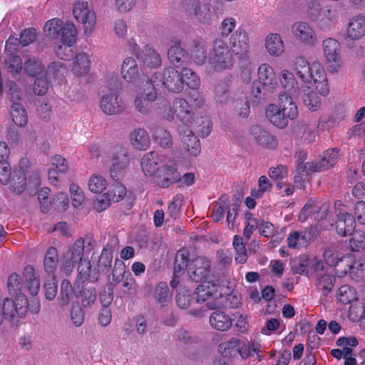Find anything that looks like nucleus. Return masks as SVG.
Listing matches in <instances>:
<instances>
[{
    "label": "nucleus",
    "instance_id": "nucleus-9",
    "mask_svg": "<svg viewBox=\"0 0 365 365\" xmlns=\"http://www.w3.org/2000/svg\"><path fill=\"white\" fill-rule=\"evenodd\" d=\"M211 268L210 260L204 256H198L190 260L188 275L192 282H203L210 281Z\"/></svg>",
    "mask_w": 365,
    "mask_h": 365
},
{
    "label": "nucleus",
    "instance_id": "nucleus-16",
    "mask_svg": "<svg viewBox=\"0 0 365 365\" xmlns=\"http://www.w3.org/2000/svg\"><path fill=\"white\" fill-rule=\"evenodd\" d=\"M178 133L185 149L190 155L197 156L201 152L200 140L194 133L185 126L178 127Z\"/></svg>",
    "mask_w": 365,
    "mask_h": 365
},
{
    "label": "nucleus",
    "instance_id": "nucleus-21",
    "mask_svg": "<svg viewBox=\"0 0 365 365\" xmlns=\"http://www.w3.org/2000/svg\"><path fill=\"white\" fill-rule=\"evenodd\" d=\"M355 226L356 222L352 214L348 212H339L337 214L336 230L339 235L344 237L351 235L354 231Z\"/></svg>",
    "mask_w": 365,
    "mask_h": 365
},
{
    "label": "nucleus",
    "instance_id": "nucleus-5",
    "mask_svg": "<svg viewBox=\"0 0 365 365\" xmlns=\"http://www.w3.org/2000/svg\"><path fill=\"white\" fill-rule=\"evenodd\" d=\"M92 250L91 242L80 237L75 241L63 255L62 270L67 275H70L76 264L83 262L84 256L88 255Z\"/></svg>",
    "mask_w": 365,
    "mask_h": 365
},
{
    "label": "nucleus",
    "instance_id": "nucleus-46",
    "mask_svg": "<svg viewBox=\"0 0 365 365\" xmlns=\"http://www.w3.org/2000/svg\"><path fill=\"white\" fill-rule=\"evenodd\" d=\"M232 246L236 252L235 260L241 264L245 263L248 256L243 238L239 235H235Z\"/></svg>",
    "mask_w": 365,
    "mask_h": 365
},
{
    "label": "nucleus",
    "instance_id": "nucleus-60",
    "mask_svg": "<svg viewBox=\"0 0 365 365\" xmlns=\"http://www.w3.org/2000/svg\"><path fill=\"white\" fill-rule=\"evenodd\" d=\"M195 123L197 124L195 130L202 138H205L210 135L212 125L209 118L200 117L197 119Z\"/></svg>",
    "mask_w": 365,
    "mask_h": 365
},
{
    "label": "nucleus",
    "instance_id": "nucleus-53",
    "mask_svg": "<svg viewBox=\"0 0 365 365\" xmlns=\"http://www.w3.org/2000/svg\"><path fill=\"white\" fill-rule=\"evenodd\" d=\"M291 269L294 274L300 275L309 274V258L307 255H302L292 262Z\"/></svg>",
    "mask_w": 365,
    "mask_h": 365
},
{
    "label": "nucleus",
    "instance_id": "nucleus-47",
    "mask_svg": "<svg viewBox=\"0 0 365 365\" xmlns=\"http://www.w3.org/2000/svg\"><path fill=\"white\" fill-rule=\"evenodd\" d=\"M324 53L329 66L336 71L341 66L340 47H325Z\"/></svg>",
    "mask_w": 365,
    "mask_h": 365
},
{
    "label": "nucleus",
    "instance_id": "nucleus-29",
    "mask_svg": "<svg viewBox=\"0 0 365 365\" xmlns=\"http://www.w3.org/2000/svg\"><path fill=\"white\" fill-rule=\"evenodd\" d=\"M126 193L125 187L118 181H115L108 192H106V197L110 198L113 202H118L126 197L128 208L130 209L133 207V198L131 196H126Z\"/></svg>",
    "mask_w": 365,
    "mask_h": 365
},
{
    "label": "nucleus",
    "instance_id": "nucleus-38",
    "mask_svg": "<svg viewBox=\"0 0 365 365\" xmlns=\"http://www.w3.org/2000/svg\"><path fill=\"white\" fill-rule=\"evenodd\" d=\"M12 121L19 127H24L28 123V115L26 109L20 103H13L10 108Z\"/></svg>",
    "mask_w": 365,
    "mask_h": 365
},
{
    "label": "nucleus",
    "instance_id": "nucleus-10",
    "mask_svg": "<svg viewBox=\"0 0 365 365\" xmlns=\"http://www.w3.org/2000/svg\"><path fill=\"white\" fill-rule=\"evenodd\" d=\"M318 235L319 231L314 225L307 227L302 231H292L287 236V246L291 249H300L316 240Z\"/></svg>",
    "mask_w": 365,
    "mask_h": 365
},
{
    "label": "nucleus",
    "instance_id": "nucleus-23",
    "mask_svg": "<svg viewBox=\"0 0 365 365\" xmlns=\"http://www.w3.org/2000/svg\"><path fill=\"white\" fill-rule=\"evenodd\" d=\"M78 272V274L74 286L80 284V283L83 284L86 282H96L98 279V272L96 269H92L90 261L85 259L83 262L79 263Z\"/></svg>",
    "mask_w": 365,
    "mask_h": 365
},
{
    "label": "nucleus",
    "instance_id": "nucleus-59",
    "mask_svg": "<svg viewBox=\"0 0 365 365\" xmlns=\"http://www.w3.org/2000/svg\"><path fill=\"white\" fill-rule=\"evenodd\" d=\"M352 257L342 255L341 259L334 266L335 273L339 277L349 274V267L351 266Z\"/></svg>",
    "mask_w": 365,
    "mask_h": 365
},
{
    "label": "nucleus",
    "instance_id": "nucleus-4",
    "mask_svg": "<svg viewBox=\"0 0 365 365\" xmlns=\"http://www.w3.org/2000/svg\"><path fill=\"white\" fill-rule=\"evenodd\" d=\"M277 86L274 69L267 63H263L258 68V81L252 86V93L259 99L265 98L269 94L275 91Z\"/></svg>",
    "mask_w": 365,
    "mask_h": 365
},
{
    "label": "nucleus",
    "instance_id": "nucleus-31",
    "mask_svg": "<svg viewBox=\"0 0 365 365\" xmlns=\"http://www.w3.org/2000/svg\"><path fill=\"white\" fill-rule=\"evenodd\" d=\"M23 277L26 289L32 296H36L40 289V281L35 274L34 269L31 265H26L24 269Z\"/></svg>",
    "mask_w": 365,
    "mask_h": 365
},
{
    "label": "nucleus",
    "instance_id": "nucleus-55",
    "mask_svg": "<svg viewBox=\"0 0 365 365\" xmlns=\"http://www.w3.org/2000/svg\"><path fill=\"white\" fill-rule=\"evenodd\" d=\"M227 200V197L222 196L214 205L212 217L215 222H218L223 218L225 211L228 207Z\"/></svg>",
    "mask_w": 365,
    "mask_h": 365
},
{
    "label": "nucleus",
    "instance_id": "nucleus-24",
    "mask_svg": "<svg viewBox=\"0 0 365 365\" xmlns=\"http://www.w3.org/2000/svg\"><path fill=\"white\" fill-rule=\"evenodd\" d=\"M211 327L218 331H227L233 324L230 316L221 310H215L210 316Z\"/></svg>",
    "mask_w": 365,
    "mask_h": 365
},
{
    "label": "nucleus",
    "instance_id": "nucleus-8",
    "mask_svg": "<svg viewBox=\"0 0 365 365\" xmlns=\"http://www.w3.org/2000/svg\"><path fill=\"white\" fill-rule=\"evenodd\" d=\"M11 185L15 192L19 194L24 192L27 185L38 186L40 185L39 174L36 171L31 172L23 170L22 167L14 170L10 178Z\"/></svg>",
    "mask_w": 365,
    "mask_h": 365
},
{
    "label": "nucleus",
    "instance_id": "nucleus-34",
    "mask_svg": "<svg viewBox=\"0 0 365 365\" xmlns=\"http://www.w3.org/2000/svg\"><path fill=\"white\" fill-rule=\"evenodd\" d=\"M335 282L336 277L326 271L324 274H318L316 277V287L324 296L327 297L332 291Z\"/></svg>",
    "mask_w": 365,
    "mask_h": 365
},
{
    "label": "nucleus",
    "instance_id": "nucleus-44",
    "mask_svg": "<svg viewBox=\"0 0 365 365\" xmlns=\"http://www.w3.org/2000/svg\"><path fill=\"white\" fill-rule=\"evenodd\" d=\"M151 132L154 139L163 148H169L173 145L171 135L163 127L155 126L151 130Z\"/></svg>",
    "mask_w": 365,
    "mask_h": 365
},
{
    "label": "nucleus",
    "instance_id": "nucleus-37",
    "mask_svg": "<svg viewBox=\"0 0 365 365\" xmlns=\"http://www.w3.org/2000/svg\"><path fill=\"white\" fill-rule=\"evenodd\" d=\"M189 253L187 250L182 249L178 251L174 261L173 272L177 277H181L188 269L190 260L188 259Z\"/></svg>",
    "mask_w": 365,
    "mask_h": 365
},
{
    "label": "nucleus",
    "instance_id": "nucleus-41",
    "mask_svg": "<svg viewBox=\"0 0 365 365\" xmlns=\"http://www.w3.org/2000/svg\"><path fill=\"white\" fill-rule=\"evenodd\" d=\"M168 57L175 66H180L189 59L188 52L183 47H170L168 51Z\"/></svg>",
    "mask_w": 365,
    "mask_h": 365
},
{
    "label": "nucleus",
    "instance_id": "nucleus-15",
    "mask_svg": "<svg viewBox=\"0 0 365 365\" xmlns=\"http://www.w3.org/2000/svg\"><path fill=\"white\" fill-rule=\"evenodd\" d=\"M134 53L145 67L155 68L161 65L160 56L153 47H135Z\"/></svg>",
    "mask_w": 365,
    "mask_h": 365
},
{
    "label": "nucleus",
    "instance_id": "nucleus-3",
    "mask_svg": "<svg viewBox=\"0 0 365 365\" xmlns=\"http://www.w3.org/2000/svg\"><path fill=\"white\" fill-rule=\"evenodd\" d=\"M304 11L307 17L321 27L329 26L336 18V9L332 6L323 5L322 0H306Z\"/></svg>",
    "mask_w": 365,
    "mask_h": 365
},
{
    "label": "nucleus",
    "instance_id": "nucleus-54",
    "mask_svg": "<svg viewBox=\"0 0 365 365\" xmlns=\"http://www.w3.org/2000/svg\"><path fill=\"white\" fill-rule=\"evenodd\" d=\"M44 69V66L38 59L33 57L29 58L24 63L25 72L31 76H35L41 73Z\"/></svg>",
    "mask_w": 365,
    "mask_h": 365
},
{
    "label": "nucleus",
    "instance_id": "nucleus-58",
    "mask_svg": "<svg viewBox=\"0 0 365 365\" xmlns=\"http://www.w3.org/2000/svg\"><path fill=\"white\" fill-rule=\"evenodd\" d=\"M22 287L21 277L19 274L13 273L9 277L7 287L11 295L21 294Z\"/></svg>",
    "mask_w": 365,
    "mask_h": 365
},
{
    "label": "nucleus",
    "instance_id": "nucleus-12",
    "mask_svg": "<svg viewBox=\"0 0 365 365\" xmlns=\"http://www.w3.org/2000/svg\"><path fill=\"white\" fill-rule=\"evenodd\" d=\"M155 78H160L163 86L169 91L180 93L183 90L180 73L173 68H167L162 73H155Z\"/></svg>",
    "mask_w": 365,
    "mask_h": 365
},
{
    "label": "nucleus",
    "instance_id": "nucleus-25",
    "mask_svg": "<svg viewBox=\"0 0 365 365\" xmlns=\"http://www.w3.org/2000/svg\"><path fill=\"white\" fill-rule=\"evenodd\" d=\"M347 36L351 40H358L365 36V15L359 14L350 20Z\"/></svg>",
    "mask_w": 365,
    "mask_h": 365
},
{
    "label": "nucleus",
    "instance_id": "nucleus-57",
    "mask_svg": "<svg viewBox=\"0 0 365 365\" xmlns=\"http://www.w3.org/2000/svg\"><path fill=\"white\" fill-rule=\"evenodd\" d=\"M123 293L128 297H135L138 291V285L135 282V280L132 277L131 274L128 273L123 280Z\"/></svg>",
    "mask_w": 365,
    "mask_h": 365
},
{
    "label": "nucleus",
    "instance_id": "nucleus-39",
    "mask_svg": "<svg viewBox=\"0 0 365 365\" xmlns=\"http://www.w3.org/2000/svg\"><path fill=\"white\" fill-rule=\"evenodd\" d=\"M77 29L71 22H66L63 25L60 32L61 41L65 46H73L76 41Z\"/></svg>",
    "mask_w": 365,
    "mask_h": 365
},
{
    "label": "nucleus",
    "instance_id": "nucleus-49",
    "mask_svg": "<svg viewBox=\"0 0 365 365\" xmlns=\"http://www.w3.org/2000/svg\"><path fill=\"white\" fill-rule=\"evenodd\" d=\"M183 85L186 84L191 89H197L200 86V80L198 76L191 69L183 68L180 72Z\"/></svg>",
    "mask_w": 365,
    "mask_h": 365
},
{
    "label": "nucleus",
    "instance_id": "nucleus-30",
    "mask_svg": "<svg viewBox=\"0 0 365 365\" xmlns=\"http://www.w3.org/2000/svg\"><path fill=\"white\" fill-rule=\"evenodd\" d=\"M123 78L128 83L135 82L139 77V69L135 59L131 57L126 58L121 66Z\"/></svg>",
    "mask_w": 365,
    "mask_h": 365
},
{
    "label": "nucleus",
    "instance_id": "nucleus-51",
    "mask_svg": "<svg viewBox=\"0 0 365 365\" xmlns=\"http://www.w3.org/2000/svg\"><path fill=\"white\" fill-rule=\"evenodd\" d=\"M336 297L344 304H349L356 299L354 289L348 284H344L339 288Z\"/></svg>",
    "mask_w": 365,
    "mask_h": 365
},
{
    "label": "nucleus",
    "instance_id": "nucleus-35",
    "mask_svg": "<svg viewBox=\"0 0 365 365\" xmlns=\"http://www.w3.org/2000/svg\"><path fill=\"white\" fill-rule=\"evenodd\" d=\"M113 249L112 246L108 243L103 249L101 256L98 262V272L108 274L110 271L113 260Z\"/></svg>",
    "mask_w": 365,
    "mask_h": 365
},
{
    "label": "nucleus",
    "instance_id": "nucleus-45",
    "mask_svg": "<svg viewBox=\"0 0 365 365\" xmlns=\"http://www.w3.org/2000/svg\"><path fill=\"white\" fill-rule=\"evenodd\" d=\"M304 90L302 95V98L304 106L312 112L317 110L321 107L320 98L313 91Z\"/></svg>",
    "mask_w": 365,
    "mask_h": 365
},
{
    "label": "nucleus",
    "instance_id": "nucleus-50",
    "mask_svg": "<svg viewBox=\"0 0 365 365\" xmlns=\"http://www.w3.org/2000/svg\"><path fill=\"white\" fill-rule=\"evenodd\" d=\"M75 294V287L73 288L67 279H63L61 283V291L59 297V303L61 306L68 304L72 298L73 294Z\"/></svg>",
    "mask_w": 365,
    "mask_h": 365
},
{
    "label": "nucleus",
    "instance_id": "nucleus-63",
    "mask_svg": "<svg viewBox=\"0 0 365 365\" xmlns=\"http://www.w3.org/2000/svg\"><path fill=\"white\" fill-rule=\"evenodd\" d=\"M125 266L124 262L116 259L114 262V265L112 269V280L115 283H118L124 279L125 274Z\"/></svg>",
    "mask_w": 365,
    "mask_h": 365
},
{
    "label": "nucleus",
    "instance_id": "nucleus-40",
    "mask_svg": "<svg viewBox=\"0 0 365 365\" xmlns=\"http://www.w3.org/2000/svg\"><path fill=\"white\" fill-rule=\"evenodd\" d=\"M58 252L56 247H50L44 256L43 268L46 273L53 274L58 262Z\"/></svg>",
    "mask_w": 365,
    "mask_h": 365
},
{
    "label": "nucleus",
    "instance_id": "nucleus-64",
    "mask_svg": "<svg viewBox=\"0 0 365 365\" xmlns=\"http://www.w3.org/2000/svg\"><path fill=\"white\" fill-rule=\"evenodd\" d=\"M352 215L356 223L365 225V202L364 200H359L354 204Z\"/></svg>",
    "mask_w": 365,
    "mask_h": 365
},
{
    "label": "nucleus",
    "instance_id": "nucleus-6",
    "mask_svg": "<svg viewBox=\"0 0 365 365\" xmlns=\"http://www.w3.org/2000/svg\"><path fill=\"white\" fill-rule=\"evenodd\" d=\"M107 158L112 162L110 175L115 181H119L125 174V170L130 163L128 149L120 145L112 147L107 153Z\"/></svg>",
    "mask_w": 365,
    "mask_h": 365
},
{
    "label": "nucleus",
    "instance_id": "nucleus-62",
    "mask_svg": "<svg viewBox=\"0 0 365 365\" xmlns=\"http://www.w3.org/2000/svg\"><path fill=\"white\" fill-rule=\"evenodd\" d=\"M207 47H192L190 50L191 58L198 65H202L208 62Z\"/></svg>",
    "mask_w": 365,
    "mask_h": 365
},
{
    "label": "nucleus",
    "instance_id": "nucleus-19",
    "mask_svg": "<svg viewBox=\"0 0 365 365\" xmlns=\"http://www.w3.org/2000/svg\"><path fill=\"white\" fill-rule=\"evenodd\" d=\"M250 134L259 145L264 148L274 149L277 146V140L274 136L259 125L250 128Z\"/></svg>",
    "mask_w": 365,
    "mask_h": 365
},
{
    "label": "nucleus",
    "instance_id": "nucleus-7",
    "mask_svg": "<svg viewBox=\"0 0 365 365\" xmlns=\"http://www.w3.org/2000/svg\"><path fill=\"white\" fill-rule=\"evenodd\" d=\"M163 115L168 120H172L176 117L185 127L192 125L194 123L192 108L182 98H175L172 106L165 108Z\"/></svg>",
    "mask_w": 365,
    "mask_h": 365
},
{
    "label": "nucleus",
    "instance_id": "nucleus-27",
    "mask_svg": "<svg viewBox=\"0 0 365 365\" xmlns=\"http://www.w3.org/2000/svg\"><path fill=\"white\" fill-rule=\"evenodd\" d=\"M267 118L275 126L279 128H284L289 122V118H287L285 113L280 107L270 104L267 106L265 112Z\"/></svg>",
    "mask_w": 365,
    "mask_h": 365
},
{
    "label": "nucleus",
    "instance_id": "nucleus-33",
    "mask_svg": "<svg viewBox=\"0 0 365 365\" xmlns=\"http://www.w3.org/2000/svg\"><path fill=\"white\" fill-rule=\"evenodd\" d=\"M231 76H226L218 81L215 86V99L220 104L226 103L230 96Z\"/></svg>",
    "mask_w": 365,
    "mask_h": 365
},
{
    "label": "nucleus",
    "instance_id": "nucleus-14",
    "mask_svg": "<svg viewBox=\"0 0 365 365\" xmlns=\"http://www.w3.org/2000/svg\"><path fill=\"white\" fill-rule=\"evenodd\" d=\"M339 160V150L329 149L323 153L319 159L311 162L309 169L312 172H321L332 168Z\"/></svg>",
    "mask_w": 365,
    "mask_h": 365
},
{
    "label": "nucleus",
    "instance_id": "nucleus-2",
    "mask_svg": "<svg viewBox=\"0 0 365 365\" xmlns=\"http://www.w3.org/2000/svg\"><path fill=\"white\" fill-rule=\"evenodd\" d=\"M233 53L245 61L249 51L247 47H212L209 49L208 64L215 71L229 70L233 66Z\"/></svg>",
    "mask_w": 365,
    "mask_h": 365
},
{
    "label": "nucleus",
    "instance_id": "nucleus-11",
    "mask_svg": "<svg viewBox=\"0 0 365 365\" xmlns=\"http://www.w3.org/2000/svg\"><path fill=\"white\" fill-rule=\"evenodd\" d=\"M73 13L76 19L83 25L85 32H91L96 23V16L93 10L88 9V2H76L73 6Z\"/></svg>",
    "mask_w": 365,
    "mask_h": 365
},
{
    "label": "nucleus",
    "instance_id": "nucleus-43",
    "mask_svg": "<svg viewBox=\"0 0 365 365\" xmlns=\"http://www.w3.org/2000/svg\"><path fill=\"white\" fill-rule=\"evenodd\" d=\"M73 71L77 76H85L90 70V61L84 53H80L75 56Z\"/></svg>",
    "mask_w": 365,
    "mask_h": 365
},
{
    "label": "nucleus",
    "instance_id": "nucleus-56",
    "mask_svg": "<svg viewBox=\"0 0 365 365\" xmlns=\"http://www.w3.org/2000/svg\"><path fill=\"white\" fill-rule=\"evenodd\" d=\"M107 186L106 180L100 175H93L88 181V188L94 193L102 192Z\"/></svg>",
    "mask_w": 365,
    "mask_h": 365
},
{
    "label": "nucleus",
    "instance_id": "nucleus-13",
    "mask_svg": "<svg viewBox=\"0 0 365 365\" xmlns=\"http://www.w3.org/2000/svg\"><path fill=\"white\" fill-rule=\"evenodd\" d=\"M294 37L301 43L314 45L317 43L316 33L311 25L306 21H297L292 26Z\"/></svg>",
    "mask_w": 365,
    "mask_h": 365
},
{
    "label": "nucleus",
    "instance_id": "nucleus-52",
    "mask_svg": "<svg viewBox=\"0 0 365 365\" xmlns=\"http://www.w3.org/2000/svg\"><path fill=\"white\" fill-rule=\"evenodd\" d=\"M341 257L337 247L334 245L326 247L323 252L324 260L330 267H334L341 259Z\"/></svg>",
    "mask_w": 365,
    "mask_h": 365
},
{
    "label": "nucleus",
    "instance_id": "nucleus-61",
    "mask_svg": "<svg viewBox=\"0 0 365 365\" xmlns=\"http://www.w3.org/2000/svg\"><path fill=\"white\" fill-rule=\"evenodd\" d=\"M36 37L37 34L34 28L24 29L19 35V43L21 46H29L36 41Z\"/></svg>",
    "mask_w": 365,
    "mask_h": 365
},
{
    "label": "nucleus",
    "instance_id": "nucleus-18",
    "mask_svg": "<svg viewBox=\"0 0 365 365\" xmlns=\"http://www.w3.org/2000/svg\"><path fill=\"white\" fill-rule=\"evenodd\" d=\"M294 71L298 78L304 83H310L314 76L313 63L310 64L304 57H296L294 62Z\"/></svg>",
    "mask_w": 365,
    "mask_h": 365
},
{
    "label": "nucleus",
    "instance_id": "nucleus-22",
    "mask_svg": "<svg viewBox=\"0 0 365 365\" xmlns=\"http://www.w3.org/2000/svg\"><path fill=\"white\" fill-rule=\"evenodd\" d=\"M280 83L284 91L279 94H285L290 97H298L300 94L299 85L292 73L288 70H283L281 73Z\"/></svg>",
    "mask_w": 365,
    "mask_h": 365
},
{
    "label": "nucleus",
    "instance_id": "nucleus-48",
    "mask_svg": "<svg viewBox=\"0 0 365 365\" xmlns=\"http://www.w3.org/2000/svg\"><path fill=\"white\" fill-rule=\"evenodd\" d=\"M215 289V285L211 281L203 282L196 289V300L199 302L208 300Z\"/></svg>",
    "mask_w": 365,
    "mask_h": 365
},
{
    "label": "nucleus",
    "instance_id": "nucleus-1",
    "mask_svg": "<svg viewBox=\"0 0 365 365\" xmlns=\"http://www.w3.org/2000/svg\"><path fill=\"white\" fill-rule=\"evenodd\" d=\"M141 169L146 176H153L155 182L161 187H168L179 179L175 164H163L162 157L152 151L141 159Z\"/></svg>",
    "mask_w": 365,
    "mask_h": 365
},
{
    "label": "nucleus",
    "instance_id": "nucleus-20",
    "mask_svg": "<svg viewBox=\"0 0 365 365\" xmlns=\"http://www.w3.org/2000/svg\"><path fill=\"white\" fill-rule=\"evenodd\" d=\"M75 296L79 299L83 307H91L96 302L97 298L96 288L87 284H77L75 286Z\"/></svg>",
    "mask_w": 365,
    "mask_h": 365
},
{
    "label": "nucleus",
    "instance_id": "nucleus-17",
    "mask_svg": "<svg viewBox=\"0 0 365 365\" xmlns=\"http://www.w3.org/2000/svg\"><path fill=\"white\" fill-rule=\"evenodd\" d=\"M118 91H111L108 94L103 95L100 101V107L106 115H118L122 113L124 107L118 101Z\"/></svg>",
    "mask_w": 365,
    "mask_h": 365
},
{
    "label": "nucleus",
    "instance_id": "nucleus-42",
    "mask_svg": "<svg viewBox=\"0 0 365 365\" xmlns=\"http://www.w3.org/2000/svg\"><path fill=\"white\" fill-rule=\"evenodd\" d=\"M63 25V21L57 18L47 21L43 26L46 36L51 39H58Z\"/></svg>",
    "mask_w": 365,
    "mask_h": 365
},
{
    "label": "nucleus",
    "instance_id": "nucleus-32",
    "mask_svg": "<svg viewBox=\"0 0 365 365\" xmlns=\"http://www.w3.org/2000/svg\"><path fill=\"white\" fill-rule=\"evenodd\" d=\"M296 98L285 94L279 95V106L289 120L295 119L299 114L298 108L293 101V98Z\"/></svg>",
    "mask_w": 365,
    "mask_h": 365
},
{
    "label": "nucleus",
    "instance_id": "nucleus-28",
    "mask_svg": "<svg viewBox=\"0 0 365 365\" xmlns=\"http://www.w3.org/2000/svg\"><path fill=\"white\" fill-rule=\"evenodd\" d=\"M313 68L315 73L312 81L314 83L316 89L322 96H327L329 92V88L323 67L318 61H314Z\"/></svg>",
    "mask_w": 365,
    "mask_h": 365
},
{
    "label": "nucleus",
    "instance_id": "nucleus-26",
    "mask_svg": "<svg viewBox=\"0 0 365 365\" xmlns=\"http://www.w3.org/2000/svg\"><path fill=\"white\" fill-rule=\"evenodd\" d=\"M129 140L133 147L137 150H147L150 145L148 132L141 128H135L129 134Z\"/></svg>",
    "mask_w": 365,
    "mask_h": 365
},
{
    "label": "nucleus",
    "instance_id": "nucleus-36",
    "mask_svg": "<svg viewBox=\"0 0 365 365\" xmlns=\"http://www.w3.org/2000/svg\"><path fill=\"white\" fill-rule=\"evenodd\" d=\"M14 50L16 51L15 47H5L4 51L6 57L4 59L5 64L11 73H18L22 69V62L20 56Z\"/></svg>",
    "mask_w": 365,
    "mask_h": 365
}]
</instances>
